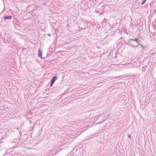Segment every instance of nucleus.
Returning a JSON list of instances; mask_svg holds the SVG:
<instances>
[{
    "instance_id": "nucleus-1",
    "label": "nucleus",
    "mask_w": 156,
    "mask_h": 156,
    "mask_svg": "<svg viewBox=\"0 0 156 156\" xmlns=\"http://www.w3.org/2000/svg\"><path fill=\"white\" fill-rule=\"evenodd\" d=\"M128 41H136L137 43L138 44L140 45L141 47L142 48H144V46L141 44H140L139 42L138 41V39L137 38H136L135 39L130 38L128 40Z\"/></svg>"
},
{
    "instance_id": "nucleus-2",
    "label": "nucleus",
    "mask_w": 156,
    "mask_h": 156,
    "mask_svg": "<svg viewBox=\"0 0 156 156\" xmlns=\"http://www.w3.org/2000/svg\"><path fill=\"white\" fill-rule=\"evenodd\" d=\"M57 79V77L56 76H54L50 82V86L51 87L53 84L55 82Z\"/></svg>"
},
{
    "instance_id": "nucleus-3",
    "label": "nucleus",
    "mask_w": 156,
    "mask_h": 156,
    "mask_svg": "<svg viewBox=\"0 0 156 156\" xmlns=\"http://www.w3.org/2000/svg\"><path fill=\"white\" fill-rule=\"evenodd\" d=\"M38 56L39 57H41V58H42V51L40 48L38 49Z\"/></svg>"
},
{
    "instance_id": "nucleus-4",
    "label": "nucleus",
    "mask_w": 156,
    "mask_h": 156,
    "mask_svg": "<svg viewBox=\"0 0 156 156\" xmlns=\"http://www.w3.org/2000/svg\"><path fill=\"white\" fill-rule=\"evenodd\" d=\"M130 41H129V42L128 43V44H127L128 45H129V46H132L133 48H134V47L135 46L136 47H138V45H131V43Z\"/></svg>"
},
{
    "instance_id": "nucleus-5",
    "label": "nucleus",
    "mask_w": 156,
    "mask_h": 156,
    "mask_svg": "<svg viewBox=\"0 0 156 156\" xmlns=\"http://www.w3.org/2000/svg\"><path fill=\"white\" fill-rule=\"evenodd\" d=\"M12 18L11 16H5L4 17L5 20L11 19Z\"/></svg>"
},
{
    "instance_id": "nucleus-6",
    "label": "nucleus",
    "mask_w": 156,
    "mask_h": 156,
    "mask_svg": "<svg viewBox=\"0 0 156 156\" xmlns=\"http://www.w3.org/2000/svg\"><path fill=\"white\" fill-rule=\"evenodd\" d=\"M146 0H144L142 2V4L144 5L146 2Z\"/></svg>"
},
{
    "instance_id": "nucleus-7",
    "label": "nucleus",
    "mask_w": 156,
    "mask_h": 156,
    "mask_svg": "<svg viewBox=\"0 0 156 156\" xmlns=\"http://www.w3.org/2000/svg\"><path fill=\"white\" fill-rule=\"evenodd\" d=\"M127 136H128V137L130 139H131V136L129 134H128V135H127Z\"/></svg>"
},
{
    "instance_id": "nucleus-8",
    "label": "nucleus",
    "mask_w": 156,
    "mask_h": 156,
    "mask_svg": "<svg viewBox=\"0 0 156 156\" xmlns=\"http://www.w3.org/2000/svg\"><path fill=\"white\" fill-rule=\"evenodd\" d=\"M59 150H58V151H56L55 152V153H54L53 154H56L57 153H58V152L59 151Z\"/></svg>"
},
{
    "instance_id": "nucleus-9",
    "label": "nucleus",
    "mask_w": 156,
    "mask_h": 156,
    "mask_svg": "<svg viewBox=\"0 0 156 156\" xmlns=\"http://www.w3.org/2000/svg\"><path fill=\"white\" fill-rule=\"evenodd\" d=\"M48 35L50 36V37H51V34H48Z\"/></svg>"
},
{
    "instance_id": "nucleus-10",
    "label": "nucleus",
    "mask_w": 156,
    "mask_h": 156,
    "mask_svg": "<svg viewBox=\"0 0 156 156\" xmlns=\"http://www.w3.org/2000/svg\"><path fill=\"white\" fill-rule=\"evenodd\" d=\"M86 29V27H84V28H81V29H83V30L85 29Z\"/></svg>"
},
{
    "instance_id": "nucleus-11",
    "label": "nucleus",
    "mask_w": 156,
    "mask_h": 156,
    "mask_svg": "<svg viewBox=\"0 0 156 156\" xmlns=\"http://www.w3.org/2000/svg\"><path fill=\"white\" fill-rule=\"evenodd\" d=\"M96 11L97 12H98V10H97H97H96V11H95V12H96Z\"/></svg>"
},
{
    "instance_id": "nucleus-12",
    "label": "nucleus",
    "mask_w": 156,
    "mask_h": 156,
    "mask_svg": "<svg viewBox=\"0 0 156 156\" xmlns=\"http://www.w3.org/2000/svg\"><path fill=\"white\" fill-rule=\"evenodd\" d=\"M104 20H106V19H105V18H104Z\"/></svg>"
},
{
    "instance_id": "nucleus-13",
    "label": "nucleus",
    "mask_w": 156,
    "mask_h": 156,
    "mask_svg": "<svg viewBox=\"0 0 156 156\" xmlns=\"http://www.w3.org/2000/svg\"><path fill=\"white\" fill-rule=\"evenodd\" d=\"M69 26V25L68 24L67 25V26L68 27Z\"/></svg>"
},
{
    "instance_id": "nucleus-14",
    "label": "nucleus",
    "mask_w": 156,
    "mask_h": 156,
    "mask_svg": "<svg viewBox=\"0 0 156 156\" xmlns=\"http://www.w3.org/2000/svg\"><path fill=\"white\" fill-rule=\"evenodd\" d=\"M100 14H101V15L102 13H101Z\"/></svg>"
},
{
    "instance_id": "nucleus-15",
    "label": "nucleus",
    "mask_w": 156,
    "mask_h": 156,
    "mask_svg": "<svg viewBox=\"0 0 156 156\" xmlns=\"http://www.w3.org/2000/svg\"><path fill=\"white\" fill-rule=\"evenodd\" d=\"M155 12H156V10H155Z\"/></svg>"
}]
</instances>
